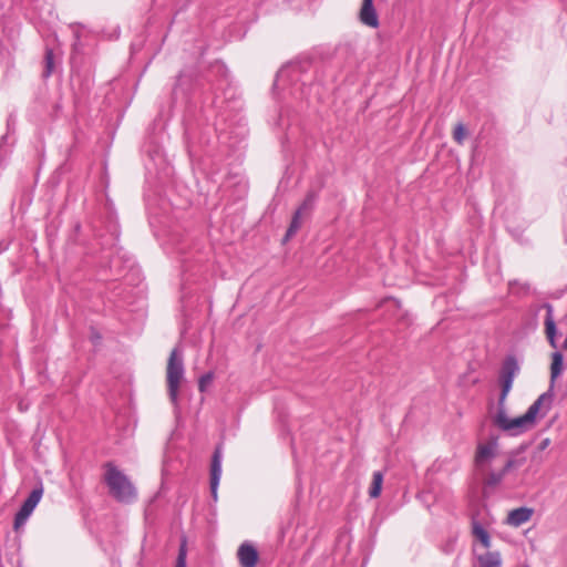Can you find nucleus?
<instances>
[{
	"mask_svg": "<svg viewBox=\"0 0 567 567\" xmlns=\"http://www.w3.org/2000/svg\"><path fill=\"white\" fill-rule=\"evenodd\" d=\"M518 370L519 368L515 358L511 357L504 361L499 373L502 391L498 400V410L493 417V423L498 429L514 434H519L533 429L537 424L538 420L547 415L553 403V393L545 392L537 398L525 414L509 419L506 415L505 402L512 390L513 381L518 373Z\"/></svg>",
	"mask_w": 567,
	"mask_h": 567,
	"instance_id": "1",
	"label": "nucleus"
},
{
	"mask_svg": "<svg viewBox=\"0 0 567 567\" xmlns=\"http://www.w3.org/2000/svg\"><path fill=\"white\" fill-rule=\"evenodd\" d=\"M103 480L109 487L110 495L116 501L131 503L136 498L137 493L133 483L113 463L104 464Z\"/></svg>",
	"mask_w": 567,
	"mask_h": 567,
	"instance_id": "2",
	"label": "nucleus"
},
{
	"mask_svg": "<svg viewBox=\"0 0 567 567\" xmlns=\"http://www.w3.org/2000/svg\"><path fill=\"white\" fill-rule=\"evenodd\" d=\"M184 375L183 359L178 354L176 349H173L169 353L167 365H166V382L169 398L173 402H176L179 386Z\"/></svg>",
	"mask_w": 567,
	"mask_h": 567,
	"instance_id": "3",
	"label": "nucleus"
},
{
	"mask_svg": "<svg viewBox=\"0 0 567 567\" xmlns=\"http://www.w3.org/2000/svg\"><path fill=\"white\" fill-rule=\"evenodd\" d=\"M43 496V487L40 486L38 488H34L28 498L23 502L21 508L14 516L13 520V529L19 530L28 520L37 505L40 503L41 498Z\"/></svg>",
	"mask_w": 567,
	"mask_h": 567,
	"instance_id": "4",
	"label": "nucleus"
},
{
	"mask_svg": "<svg viewBox=\"0 0 567 567\" xmlns=\"http://www.w3.org/2000/svg\"><path fill=\"white\" fill-rule=\"evenodd\" d=\"M498 453L497 439L492 437L484 443H480L475 453V463L477 466H484L489 463Z\"/></svg>",
	"mask_w": 567,
	"mask_h": 567,
	"instance_id": "5",
	"label": "nucleus"
},
{
	"mask_svg": "<svg viewBox=\"0 0 567 567\" xmlns=\"http://www.w3.org/2000/svg\"><path fill=\"white\" fill-rule=\"evenodd\" d=\"M237 558L241 567H256L259 554L250 543H243L237 549Z\"/></svg>",
	"mask_w": 567,
	"mask_h": 567,
	"instance_id": "6",
	"label": "nucleus"
},
{
	"mask_svg": "<svg viewBox=\"0 0 567 567\" xmlns=\"http://www.w3.org/2000/svg\"><path fill=\"white\" fill-rule=\"evenodd\" d=\"M359 19L361 23H363L367 27L370 28H378L379 27V18L377 10L373 6V0H363L360 11H359Z\"/></svg>",
	"mask_w": 567,
	"mask_h": 567,
	"instance_id": "7",
	"label": "nucleus"
},
{
	"mask_svg": "<svg viewBox=\"0 0 567 567\" xmlns=\"http://www.w3.org/2000/svg\"><path fill=\"white\" fill-rule=\"evenodd\" d=\"M546 317H545V334L551 348H556V323L554 320V309L550 305H546Z\"/></svg>",
	"mask_w": 567,
	"mask_h": 567,
	"instance_id": "8",
	"label": "nucleus"
},
{
	"mask_svg": "<svg viewBox=\"0 0 567 567\" xmlns=\"http://www.w3.org/2000/svg\"><path fill=\"white\" fill-rule=\"evenodd\" d=\"M533 511L526 507H520L513 509L507 515V524L518 527L526 522H528L532 517Z\"/></svg>",
	"mask_w": 567,
	"mask_h": 567,
	"instance_id": "9",
	"label": "nucleus"
},
{
	"mask_svg": "<svg viewBox=\"0 0 567 567\" xmlns=\"http://www.w3.org/2000/svg\"><path fill=\"white\" fill-rule=\"evenodd\" d=\"M220 475H221L220 455H219V452L216 451L214 454V457H213L212 468H210V488H212V494L215 498L217 495V487L219 484Z\"/></svg>",
	"mask_w": 567,
	"mask_h": 567,
	"instance_id": "10",
	"label": "nucleus"
},
{
	"mask_svg": "<svg viewBox=\"0 0 567 567\" xmlns=\"http://www.w3.org/2000/svg\"><path fill=\"white\" fill-rule=\"evenodd\" d=\"M480 567H502V558L497 551H485L477 555Z\"/></svg>",
	"mask_w": 567,
	"mask_h": 567,
	"instance_id": "11",
	"label": "nucleus"
},
{
	"mask_svg": "<svg viewBox=\"0 0 567 567\" xmlns=\"http://www.w3.org/2000/svg\"><path fill=\"white\" fill-rule=\"evenodd\" d=\"M564 371V358L560 352H554L551 354V363H550V381L554 383L556 379Z\"/></svg>",
	"mask_w": 567,
	"mask_h": 567,
	"instance_id": "12",
	"label": "nucleus"
},
{
	"mask_svg": "<svg viewBox=\"0 0 567 567\" xmlns=\"http://www.w3.org/2000/svg\"><path fill=\"white\" fill-rule=\"evenodd\" d=\"M474 537L486 548L491 547V538L487 530L478 523L473 524Z\"/></svg>",
	"mask_w": 567,
	"mask_h": 567,
	"instance_id": "13",
	"label": "nucleus"
},
{
	"mask_svg": "<svg viewBox=\"0 0 567 567\" xmlns=\"http://www.w3.org/2000/svg\"><path fill=\"white\" fill-rule=\"evenodd\" d=\"M514 466V461L509 460L506 462L505 466L498 473H491L486 477V484L494 486L497 485L504 477V475Z\"/></svg>",
	"mask_w": 567,
	"mask_h": 567,
	"instance_id": "14",
	"label": "nucleus"
},
{
	"mask_svg": "<svg viewBox=\"0 0 567 567\" xmlns=\"http://www.w3.org/2000/svg\"><path fill=\"white\" fill-rule=\"evenodd\" d=\"M383 484V475L381 472H374L372 476V483L369 488V495L372 498H377L380 496Z\"/></svg>",
	"mask_w": 567,
	"mask_h": 567,
	"instance_id": "15",
	"label": "nucleus"
},
{
	"mask_svg": "<svg viewBox=\"0 0 567 567\" xmlns=\"http://www.w3.org/2000/svg\"><path fill=\"white\" fill-rule=\"evenodd\" d=\"M303 214H301V209H297L293 214L291 224L286 233L285 241L289 240L301 227V219Z\"/></svg>",
	"mask_w": 567,
	"mask_h": 567,
	"instance_id": "16",
	"label": "nucleus"
},
{
	"mask_svg": "<svg viewBox=\"0 0 567 567\" xmlns=\"http://www.w3.org/2000/svg\"><path fill=\"white\" fill-rule=\"evenodd\" d=\"M452 135H453V140L458 145H462L464 143V140L467 137V130L463 123H457L453 128Z\"/></svg>",
	"mask_w": 567,
	"mask_h": 567,
	"instance_id": "17",
	"label": "nucleus"
},
{
	"mask_svg": "<svg viewBox=\"0 0 567 567\" xmlns=\"http://www.w3.org/2000/svg\"><path fill=\"white\" fill-rule=\"evenodd\" d=\"M214 380V373L207 372L206 374L202 375L198 380V390L200 392H205L206 389L212 384Z\"/></svg>",
	"mask_w": 567,
	"mask_h": 567,
	"instance_id": "18",
	"label": "nucleus"
},
{
	"mask_svg": "<svg viewBox=\"0 0 567 567\" xmlns=\"http://www.w3.org/2000/svg\"><path fill=\"white\" fill-rule=\"evenodd\" d=\"M315 200H316V194L309 193L298 209H301V214L305 215L312 208Z\"/></svg>",
	"mask_w": 567,
	"mask_h": 567,
	"instance_id": "19",
	"label": "nucleus"
},
{
	"mask_svg": "<svg viewBox=\"0 0 567 567\" xmlns=\"http://www.w3.org/2000/svg\"><path fill=\"white\" fill-rule=\"evenodd\" d=\"M53 71V52L52 50H47L45 52V72L44 75L49 76Z\"/></svg>",
	"mask_w": 567,
	"mask_h": 567,
	"instance_id": "20",
	"label": "nucleus"
},
{
	"mask_svg": "<svg viewBox=\"0 0 567 567\" xmlns=\"http://www.w3.org/2000/svg\"><path fill=\"white\" fill-rule=\"evenodd\" d=\"M176 567H186V548L185 544H182L177 556Z\"/></svg>",
	"mask_w": 567,
	"mask_h": 567,
	"instance_id": "21",
	"label": "nucleus"
},
{
	"mask_svg": "<svg viewBox=\"0 0 567 567\" xmlns=\"http://www.w3.org/2000/svg\"><path fill=\"white\" fill-rule=\"evenodd\" d=\"M563 348H564V350H566V351H567V338L565 339V341H564V343H563Z\"/></svg>",
	"mask_w": 567,
	"mask_h": 567,
	"instance_id": "22",
	"label": "nucleus"
}]
</instances>
